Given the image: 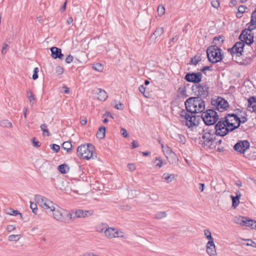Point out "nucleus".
<instances>
[{"instance_id":"26","label":"nucleus","mask_w":256,"mask_h":256,"mask_svg":"<svg viewBox=\"0 0 256 256\" xmlns=\"http://www.w3.org/2000/svg\"><path fill=\"white\" fill-rule=\"evenodd\" d=\"M244 223V226L256 229V221L254 220L246 217V220H245V222Z\"/></svg>"},{"instance_id":"53","label":"nucleus","mask_w":256,"mask_h":256,"mask_svg":"<svg viewBox=\"0 0 256 256\" xmlns=\"http://www.w3.org/2000/svg\"><path fill=\"white\" fill-rule=\"evenodd\" d=\"M146 88L144 87V85H140L138 88V90H139V91L143 94L144 96L146 97V98H148V96H147L146 94H145V91H146Z\"/></svg>"},{"instance_id":"27","label":"nucleus","mask_w":256,"mask_h":256,"mask_svg":"<svg viewBox=\"0 0 256 256\" xmlns=\"http://www.w3.org/2000/svg\"><path fill=\"white\" fill-rule=\"evenodd\" d=\"M106 128L104 126H101L99 128L96 133V137L100 139H103L106 136Z\"/></svg>"},{"instance_id":"43","label":"nucleus","mask_w":256,"mask_h":256,"mask_svg":"<svg viewBox=\"0 0 256 256\" xmlns=\"http://www.w3.org/2000/svg\"><path fill=\"white\" fill-rule=\"evenodd\" d=\"M154 162L156 166H158V168L162 167L163 164V161L160 158H156Z\"/></svg>"},{"instance_id":"36","label":"nucleus","mask_w":256,"mask_h":256,"mask_svg":"<svg viewBox=\"0 0 256 256\" xmlns=\"http://www.w3.org/2000/svg\"><path fill=\"white\" fill-rule=\"evenodd\" d=\"M174 174H169L168 173H164L162 176V178L168 182H172L174 179Z\"/></svg>"},{"instance_id":"19","label":"nucleus","mask_w":256,"mask_h":256,"mask_svg":"<svg viewBox=\"0 0 256 256\" xmlns=\"http://www.w3.org/2000/svg\"><path fill=\"white\" fill-rule=\"evenodd\" d=\"M164 30L162 28L160 27L157 28L150 37V44L152 43H155L157 38L162 36L164 34Z\"/></svg>"},{"instance_id":"44","label":"nucleus","mask_w":256,"mask_h":256,"mask_svg":"<svg viewBox=\"0 0 256 256\" xmlns=\"http://www.w3.org/2000/svg\"><path fill=\"white\" fill-rule=\"evenodd\" d=\"M20 238V235L12 234L8 236V240L10 241H18Z\"/></svg>"},{"instance_id":"22","label":"nucleus","mask_w":256,"mask_h":256,"mask_svg":"<svg viewBox=\"0 0 256 256\" xmlns=\"http://www.w3.org/2000/svg\"><path fill=\"white\" fill-rule=\"evenodd\" d=\"M42 208L46 210V212L48 214H51L52 208H54V204L51 200H48L46 202H45Z\"/></svg>"},{"instance_id":"62","label":"nucleus","mask_w":256,"mask_h":256,"mask_svg":"<svg viewBox=\"0 0 256 256\" xmlns=\"http://www.w3.org/2000/svg\"><path fill=\"white\" fill-rule=\"evenodd\" d=\"M16 229V226L14 225H8L6 228V230L8 232H11Z\"/></svg>"},{"instance_id":"24","label":"nucleus","mask_w":256,"mask_h":256,"mask_svg":"<svg viewBox=\"0 0 256 256\" xmlns=\"http://www.w3.org/2000/svg\"><path fill=\"white\" fill-rule=\"evenodd\" d=\"M35 200L36 202L38 204V205L42 208V206H44V204H45V202H46L48 199L40 195H36Z\"/></svg>"},{"instance_id":"45","label":"nucleus","mask_w":256,"mask_h":256,"mask_svg":"<svg viewBox=\"0 0 256 256\" xmlns=\"http://www.w3.org/2000/svg\"><path fill=\"white\" fill-rule=\"evenodd\" d=\"M166 216V214L165 212H160L156 214L155 218L157 219H161L165 218Z\"/></svg>"},{"instance_id":"56","label":"nucleus","mask_w":256,"mask_h":256,"mask_svg":"<svg viewBox=\"0 0 256 256\" xmlns=\"http://www.w3.org/2000/svg\"><path fill=\"white\" fill-rule=\"evenodd\" d=\"M120 134L124 138H128V134L127 132V131L124 128H121Z\"/></svg>"},{"instance_id":"18","label":"nucleus","mask_w":256,"mask_h":256,"mask_svg":"<svg viewBox=\"0 0 256 256\" xmlns=\"http://www.w3.org/2000/svg\"><path fill=\"white\" fill-rule=\"evenodd\" d=\"M94 214L93 210H78L76 211L75 214L76 218H86L92 216Z\"/></svg>"},{"instance_id":"21","label":"nucleus","mask_w":256,"mask_h":256,"mask_svg":"<svg viewBox=\"0 0 256 256\" xmlns=\"http://www.w3.org/2000/svg\"><path fill=\"white\" fill-rule=\"evenodd\" d=\"M206 248V252L210 256H216V252L214 242H213V244H212V246L210 244H208V243H207Z\"/></svg>"},{"instance_id":"29","label":"nucleus","mask_w":256,"mask_h":256,"mask_svg":"<svg viewBox=\"0 0 256 256\" xmlns=\"http://www.w3.org/2000/svg\"><path fill=\"white\" fill-rule=\"evenodd\" d=\"M98 99L101 101H104L108 98V96L106 92L101 88L98 89Z\"/></svg>"},{"instance_id":"57","label":"nucleus","mask_w":256,"mask_h":256,"mask_svg":"<svg viewBox=\"0 0 256 256\" xmlns=\"http://www.w3.org/2000/svg\"><path fill=\"white\" fill-rule=\"evenodd\" d=\"M73 59V56L70 54L66 56V62L67 64H70L72 62Z\"/></svg>"},{"instance_id":"50","label":"nucleus","mask_w":256,"mask_h":256,"mask_svg":"<svg viewBox=\"0 0 256 256\" xmlns=\"http://www.w3.org/2000/svg\"><path fill=\"white\" fill-rule=\"evenodd\" d=\"M50 147L55 152H58L60 150V146L56 144H52L50 145Z\"/></svg>"},{"instance_id":"8","label":"nucleus","mask_w":256,"mask_h":256,"mask_svg":"<svg viewBox=\"0 0 256 256\" xmlns=\"http://www.w3.org/2000/svg\"><path fill=\"white\" fill-rule=\"evenodd\" d=\"M184 110H182L180 116L186 120V125L188 128H192L194 126H197L200 120V116H194L192 114H190Z\"/></svg>"},{"instance_id":"58","label":"nucleus","mask_w":256,"mask_h":256,"mask_svg":"<svg viewBox=\"0 0 256 256\" xmlns=\"http://www.w3.org/2000/svg\"><path fill=\"white\" fill-rule=\"evenodd\" d=\"M248 242L246 244L248 246H252L254 248H256V243L252 240H248Z\"/></svg>"},{"instance_id":"7","label":"nucleus","mask_w":256,"mask_h":256,"mask_svg":"<svg viewBox=\"0 0 256 256\" xmlns=\"http://www.w3.org/2000/svg\"><path fill=\"white\" fill-rule=\"evenodd\" d=\"M94 148V146L91 144H82L77 148V155L84 159L88 160L92 157Z\"/></svg>"},{"instance_id":"1","label":"nucleus","mask_w":256,"mask_h":256,"mask_svg":"<svg viewBox=\"0 0 256 256\" xmlns=\"http://www.w3.org/2000/svg\"><path fill=\"white\" fill-rule=\"evenodd\" d=\"M237 114L228 113L224 117L220 118V120L214 126L217 135L220 136H224L229 132L234 131L236 128H233V126H236L233 121L236 122V118L232 115Z\"/></svg>"},{"instance_id":"49","label":"nucleus","mask_w":256,"mask_h":256,"mask_svg":"<svg viewBox=\"0 0 256 256\" xmlns=\"http://www.w3.org/2000/svg\"><path fill=\"white\" fill-rule=\"evenodd\" d=\"M177 136H178V138H176V140H177L179 142H180L182 144H184L185 142L186 138H185V137L184 136L180 134H178L177 135Z\"/></svg>"},{"instance_id":"23","label":"nucleus","mask_w":256,"mask_h":256,"mask_svg":"<svg viewBox=\"0 0 256 256\" xmlns=\"http://www.w3.org/2000/svg\"><path fill=\"white\" fill-rule=\"evenodd\" d=\"M170 164L175 166L178 163V158L174 152L166 156Z\"/></svg>"},{"instance_id":"35","label":"nucleus","mask_w":256,"mask_h":256,"mask_svg":"<svg viewBox=\"0 0 256 256\" xmlns=\"http://www.w3.org/2000/svg\"><path fill=\"white\" fill-rule=\"evenodd\" d=\"M6 214L12 215L14 216H16L17 215H20L21 219H22V216L21 213H20L18 210H13L12 208H9L6 212Z\"/></svg>"},{"instance_id":"38","label":"nucleus","mask_w":256,"mask_h":256,"mask_svg":"<svg viewBox=\"0 0 256 256\" xmlns=\"http://www.w3.org/2000/svg\"><path fill=\"white\" fill-rule=\"evenodd\" d=\"M40 129L42 131V134L44 136H49L50 135V133L48 129L47 126L46 124H41Z\"/></svg>"},{"instance_id":"28","label":"nucleus","mask_w":256,"mask_h":256,"mask_svg":"<svg viewBox=\"0 0 256 256\" xmlns=\"http://www.w3.org/2000/svg\"><path fill=\"white\" fill-rule=\"evenodd\" d=\"M62 148L66 150L68 153H70L72 150V145L70 142H64L62 146Z\"/></svg>"},{"instance_id":"34","label":"nucleus","mask_w":256,"mask_h":256,"mask_svg":"<svg viewBox=\"0 0 256 256\" xmlns=\"http://www.w3.org/2000/svg\"><path fill=\"white\" fill-rule=\"evenodd\" d=\"M202 60L200 56H198L197 55L192 56L190 58V61L189 62L190 64L196 66Z\"/></svg>"},{"instance_id":"6","label":"nucleus","mask_w":256,"mask_h":256,"mask_svg":"<svg viewBox=\"0 0 256 256\" xmlns=\"http://www.w3.org/2000/svg\"><path fill=\"white\" fill-rule=\"evenodd\" d=\"M192 90L195 96L202 98H206L210 95V88L206 82L198 84H194L192 86Z\"/></svg>"},{"instance_id":"10","label":"nucleus","mask_w":256,"mask_h":256,"mask_svg":"<svg viewBox=\"0 0 256 256\" xmlns=\"http://www.w3.org/2000/svg\"><path fill=\"white\" fill-rule=\"evenodd\" d=\"M212 104L214 106L213 110L220 112L226 110L229 108L228 101L222 97H218L216 100H212Z\"/></svg>"},{"instance_id":"47","label":"nucleus","mask_w":256,"mask_h":256,"mask_svg":"<svg viewBox=\"0 0 256 256\" xmlns=\"http://www.w3.org/2000/svg\"><path fill=\"white\" fill-rule=\"evenodd\" d=\"M30 208L32 209V212L36 214L38 211L36 204L30 202Z\"/></svg>"},{"instance_id":"13","label":"nucleus","mask_w":256,"mask_h":256,"mask_svg":"<svg viewBox=\"0 0 256 256\" xmlns=\"http://www.w3.org/2000/svg\"><path fill=\"white\" fill-rule=\"evenodd\" d=\"M250 147V142L246 140H239L234 146V148L236 152L244 154Z\"/></svg>"},{"instance_id":"31","label":"nucleus","mask_w":256,"mask_h":256,"mask_svg":"<svg viewBox=\"0 0 256 256\" xmlns=\"http://www.w3.org/2000/svg\"><path fill=\"white\" fill-rule=\"evenodd\" d=\"M58 168L59 172L62 174L68 173L70 170V168L65 164L59 165Z\"/></svg>"},{"instance_id":"12","label":"nucleus","mask_w":256,"mask_h":256,"mask_svg":"<svg viewBox=\"0 0 256 256\" xmlns=\"http://www.w3.org/2000/svg\"><path fill=\"white\" fill-rule=\"evenodd\" d=\"M202 74L200 72H189L186 74L184 76V80L194 84H198L202 82Z\"/></svg>"},{"instance_id":"55","label":"nucleus","mask_w":256,"mask_h":256,"mask_svg":"<svg viewBox=\"0 0 256 256\" xmlns=\"http://www.w3.org/2000/svg\"><path fill=\"white\" fill-rule=\"evenodd\" d=\"M32 145L34 147L38 148L40 146V142L38 140H36V138H34L32 139Z\"/></svg>"},{"instance_id":"14","label":"nucleus","mask_w":256,"mask_h":256,"mask_svg":"<svg viewBox=\"0 0 256 256\" xmlns=\"http://www.w3.org/2000/svg\"><path fill=\"white\" fill-rule=\"evenodd\" d=\"M56 206V207L54 206V208H52L50 214H52L54 218L56 220L62 222L64 220V216L66 211L60 208L58 206Z\"/></svg>"},{"instance_id":"33","label":"nucleus","mask_w":256,"mask_h":256,"mask_svg":"<svg viewBox=\"0 0 256 256\" xmlns=\"http://www.w3.org/2000/svg\"><path fill=\"white\" fill-rule=\"evenodd\" d=\"M204 236L208 240V244H210L212 246L213 244L214 238L212 236L211 232L209 230H205L204 231Z\"/></svg>"},{"instance_id":"2","label":"nucleus","mask_w":256,"mask_h":256,"mask_svg":"<svg viewBox=\"0 0 256 256\" xmlns=\"http://www.w3.org/2000/svg\"><path fill=\"white\" fill-rule=\"evenodd\" d=\"M186 111L191 114L201 113L205 110V102L198 96L188 98L184 102Z\"/></svg>"},{"instance_id":"17","label":"nucleus","mask_w":256,"mask_h":256,"mask_svg":"<svg viewBox=\"0 0 256 256\" xmlns=\"http://www.w3.org/2000/svg\"><path fill=\"white\" fill-rule=\"evenodd\" d=\"M51 56L54 59L59 58L62 60L64 54L62 53V50L57 47L53 46L50 48Z\"/></svg>"},{"instance_id":"59","label":"nucleus","mask_w":256,"mask_h":256,"mask_svg":"<svg viewBox=\"0 0 256 256\" xmlns=\"http://www.w3.org/2000/svg\"><path fill=\"white\" fill-rule=\"evenodd\" d=\"M56 72L58 75L62 74L64 72L63 68L60 66H56Z\"/></svg>"},{"instance_id":"11","label":"nucleus","mask_w":256,"mask_h":256,"mask_svg":"<svg viewBox=\"0 0 256 256\" xmlns=\"http://www.w3.org/2000/svg\"><path fill=\"white\" fill-rule=\"evenodd\" d=\"M213 130L208 128L204 129L202 131V136L200 137L202 144L203 147L210 148L212 146V132Z\"/></svg>"},{"instance_id":"16","label":"nucleus","mask_w":256,"mask_h":256,"mask_svg":"<svg viewBox=\"0 0 256 256\" xmlns=\"http://www.w3.org/2000/svg\"><path fill=\"white\" fill-rule=\"evenodd\" d=\"M106 236L108 238L122 237V232L116 230L114 228H106L104 230Z\"/></svg>"},{"instance_id":"4","label":"nucleus","mask_w":256,"mask_h":256,"mask_svg":"<svg viewBox=\"0 0 256 256\" xmlns=\"http://www.w3.org/2000/svg\"><path fill=\"white\" fill-rule=\"evenodd\" d=\"M206 52L208 62L212 64L220 62L224 57L222 50L214 46H209Z\"/></svg>"},{"instance_id":"15","label":"nucleus","mask_w":256,"mask_h":256,"mask_svg":"<svg viewBox=\"0 0 256 256\" xmlns=\"http://www.w3.org/2000/svg\"><path fill=\"white\" fill-rule=\"evenodd\" d=\"M236 118V122L237 124L236 126H234L233 128H238L241 125V124H244L246 122L248 119L247 118V114L246 112H244V115L240 116H237L236 114L232 115Z\"/></svg>"},{"instance_id":"48","label":"nucleus","mask_w":256,"mask_h":256,"mask_svg":"<svg viewBox=\"0 0 256 256\" xmlns=\"http://www.w3.org/2000/svg\"><path fill=\"white\" fill-rule=\"evenodd\" d=\"M165 8L162 6H159L158 8V12L159 16H162L164 14Z\"/></svg>"},{"instance_id":"63","label":"nucleus","mask_w":256,"mask_h":256,"mask_svg":"<svg viewBox=\"0 0 256 256\" xmlns=\"http://www.w3.org/2000/svg\"><path fill=\"white\" fill-rule=\"evenodd\" d=\"M8 47V46L6 44H4L2 46V54H5L7 52V48Z\"/></svg>"},{"instance_id":"52","label":"nucleus","mask_w":256,"mask_h":256,"mask_svg":"<svg viewBox=\"0 0 256 256\" xmlns=\"http://www.w3.org/2000/svg\"><path fill=\"white\" fill-rule=\"evenodd\" d=\"M212 66H204L202 68L200 69V71L206 74V70L212 71V70L211 68Z\"/></svg>"},{"instance_id":"39","label":"nucleus","mask_w":256,"mask_h":256,"mask_svg":"<svg viewBox=\"0 0 256 256\" xmlns=\"http://www.w3.org/2000/svg\"><path fill=\"white\" fill-rule=\"evenodd\" d=\"M0 126L4 128L12 127V124L11 122H9L7 120H0Z\"/></svg>"},{"instance_id":"51","label":"nucleus","mask_w":256,"mask_h":256,"mask_svg":"<svg viewBox=\"0 0 256 256\" xmlns=\"http://www.w3.org/2000/svg\"><path fill=\"white\" fill-rule=\"evenodd\" d=\"M38 68H35L33 71V74L32 76V78L34 80H36L38 78Z\"/></svg>"},{"instance_id":"37","label":"nucleus","mask_w":256,"mask_h":256,"mask_svg":"<svg viewBox=\"0 0 256 256\" xmlns=\"http://www.w3.org/2000/svg\"><path fill=\"white\" fill-rule=\"evenodd\" d=\"M162 147L163 149V152L165 154L166 156L173 154L174 152H172V148L168 146H164L163 144H162Z\"/></svg>"},{"instance_id":"3","label":"nucleus","mask_w":256,"mask_h":256,"mask_svg":"<svg viewBox=\"0 0 256 256\" xmlns=\"http://www.w3.org/2000/svg\"><path fill=\"white\" fill-rule=\"evenodd\" d=\"M247 28L243 30L238 36L240 40L244 41V43L248 46H251L254 42V32L253 30H256V26L252 25L250 22L246 24Z\"/></svg>"},{"instance_id":"40","label":"nucleus","mask_w":256,"mask_h":256,"mask_svg":"<svg viewBox=\"0 0 256 256\" xmlns=\"http://www.w3.org/2000/svg\"><path fill=\"white\" fill-rule=\"evenodd\" d=\"M250 22L251 23L252 25L256 26V8L251 14L250 20Z\"/></svg>"},{"instance_id":"20","label":"nucleus","mask_w":256,"mask_h":256,"mask_svg":"<svg viewBox=\"0 0 256 256\" xmlns=\"http://www.w3.org/2000/svg\"><path fill=\"white\" fill-rule=\"evenodd\" d=\"M222 36H218L214 37L212 41V44L211 46H214V48H220L224 43V40Z\"/></svg>"},{"instance_id":"9","label":"nucleus","mask_w":256,"mask_h":256,"mask_svg":"<svg viewBox=\"0 0 256 256\" xmlns=\"http://www.w3.org/2000/svg\"><path fill=\"white\" fill-rule=\"evenodd\" d=\"M244 46V41L242 40L236 42L232 48H228V50L230 53L232 58H234V60L236 62H238L242 54Z\"/></svg>"},{"instance_id":"54","label":"nucleus","mask_w":256,"mask_h":256,"mask_svg":"<svg viewBox=\"0 0 256 256\" xmlns=\"http://www.w3.org/2000/svg\"><path fill=\"white\" fill-rule=\"evenodd\" d=\"M248 9V8L244 5H240L238 8V13L239 14H243L246 12V10Z\"/></svg>"},{"instance_id":"46","label":"nucleus","mask_w":256,"mask_h":256,"mask_svg":"<svg viewBox=\"0 0 256 256\" xmlns=\"http://www.w3.org/2000/svg\"><path fill=\"white\" fill-rule=\"evenodd\" d=\"M178 90L180 92V94L182 96L183 98H186L188 96L186 94V86L180 88H178Z\"/></svg>"},{"instance_id":"61","label":"nucleus","mask_w":256,"mask_h":256,"mask_svg":"<svg viewBox=\"0 0 256 256\" xmlns=\"http://www.w3.org/2000/svg\"><path fill=\"white\" fill-rule=\"evenodd\" d=\"M211 3L212 6L215 8H218L220 6L218 0H213Z\"/></svg>"},{"instance_id":"41","label":"nucleus","mask_w":256,"mask_h":256,"mask_svg":"<svg viewBox=\"0 0 256 256\" xmlns=\"http://www.w3.org/2000/svg\"><path fill=\"white\" fill-rule=\"evenodd\" d=\"M92 68L94 70L101 72L104 70V66L100 63H96L93 65Z\"/></svg>"},{"instance_id":"60","label":"nucleus","mask_w":256,"mask_h":256,"mask_svg":"<svg viewBox=\"0 0 256 256\" xmlns=\"http://www.w3.org/2000/svg\"><path fill=\"white\" fill-rule=\"evenodd\" d=\"M234 114H237L238 116H241L240 115V114L242 113L244 114V111H243V109L242 108H236L235 110H234Z\"/></svg>"},{"instance_id":"32","label":"nucleus","mask_w":256,"mask_h":256,"mask_svg":"<svg viewBox=\"0 0 256 256\" xmlns=\"http://www.w3.org/2000/svg\"><path fill=\"white\" fill-rule=\"evenodd\" d=\"M245 220H246V217L240 216H236L234 218V222L237 224L244 226Z\"/></svg>"},{"instance_id":"30","label":"nucleus","mask_w":256,"mask_h":256,"mask_svg":"<svg viewBox=\"0 0 256 256\" xmlns=\"http://www.w3.org/2000/svg\"><path fill=\"white\" fill-rule=\"evenodd\" d=\"M240 196V192H238V196H234L232 195L230 196L232 200V206L234 208H235L238 205Z\"/></svg>"},{"instance_id":"42","label":"nucleus","mask_w":256,"mask_h":256,"mask_svg":"<svg viewBox=\"0 0 256 256\" xmlns=\"http://www.w3.org/2000/svg\"><path fill=\"white\" fill-rule=\"evenodd\" d=\"M248 108H250V106L254 104H256V96H250L248 99Z\"/></svg>"},{"instance_id":"5","label":"nucleus","mask_w":256,"mask_h":256,"mask_svg":"<svg viewBox=\"0 0 256 256\" xmlns=\"http://www.w3.org/2000/svg\"><path fill=\"white\" fill-rule=\"evenodd\" d=\"M220 116L217 112L212 109H208L203 111L201 116L200 120L202 119L204 123L206 126H212L216 124Z\"/></svg>"},{"instance_id":"25","label":"nucleus","mask_w":256,"mask_h":256,"mask_svg":"<svg viewBox=\"0 0 256 256\" xmlns=\"http://www.w3.org/2000/svg\"><path fill=\"white\" fill-rule=\"evenodd\" d=\"M26 96L28 98L30 104L32 106L36 102L35 95L33 94L30 90L26 91Z\"/></svg>"},{"instance_id":"64","label":"nucleus","mask_w":256,"mask_h":256,"mask_svg":"<svg viewBox=\"0 0 256 256\" xmlns=\"http://www.w3.org/2000/svg\"><path fill=\"white\" fill-rule=\"evenodd\" d=\"M114 108L117 109V110H123L124 108V105L123 104H122V103H120V102H119V104H116L115 106H114Z\"/></svg>"}]
</instances>
